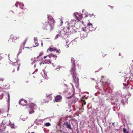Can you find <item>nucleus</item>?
I'll return each mask as SVG.
<instances>
[{
  "mask_svg": "<svg viewBox=\"0 0 133 133\" xmlns=\"http://www.w3.org/2000/svg\"><path fill=\"white\" fill-rule=\"evenodd\" d=\"M89 32V30L88 28H84L81 32V36L82 39H84L87 37Z\"/></svg>",
  "mask_w": 133,
  "mask_h": 133,
  "instance_id": "20e7f679",
  "label": "nucleus"
},
{
  "mask_svg": "<svg viewBox=\"0 0 133 133\" xmlns=\"http://www.w3.org/2000/svg\"><path fill=\"white\" fill-rule=\"evenodd\" d=\"M82 106H83L86 103L85 102V100H82Z\"/></svg>",
  "mask_w": 133,
  "mask_h": 133,
  "instance_id": "a878e982",
  "label": "nucleus"
},
{
  "mask_svg": "<svg viewBox=\"0 0 133 133\" xmlns=\"http://www.w3.org/2000/svg\"><path fill=\"white\" fill-rule=\"evenodd\" d=\"M15 40V37L14 36L12 35H10V37L9 39L8 42L9 43H11L12 42H14Z\"/></svg>",
  "mask_w": 133,
  "mask_h": 133,
  "instance_id": "0eeeda50",
  "label": "nucleus"
},
{
  "mask_svg": "<svg viewBox=\"0 0 133 133\" xmlns=\"http://www.w3.org/2000/svg\"><path fill=\"white\" fill-rule=\"evenodd\" d=\"M44 63L43 62H41L40 63V66H42V65H44Z\"/></svg>",
  "mask_w": 133,
  "mask_h": 133,
  "instance_id": "f704fd0d",
  "label": "nucleus"
},
{
  "mask_svg": "<svg viewBox=\"0 0 133 133\" xmlns=\"http://www.w3.org/2000/svg\"><path fill=\"white\" fill-rule=\"evenodd\" d=\"M43 55V53L42 52L40 53L39 55V56H38L37 57V58H38L40 56H42Z\"/></svg>",
  "mask_w": 133,
  "mask_h": 133,
  "instance_id": "bb28decb",
  "label": "nucleus"
},
{
  "mask_svg": "<svg viewBox=\"0 0 133 133\" xmlns=\"http://www.w3.org/2000/svg\"><path fill=\"white\" fill-rule=\"evenodd\" d=\"M123 131L124 133H129L128 131H127V129L125 128L123 129Z\"/></svg>",
  "mask_w": 133,
  "mask_h": 133,
  "instance_id": "6ab92c4d",
  "label": "nucleus"
},
{
  "mask_svg": "<svg viewBox=\"0 0 133 133\" xmlns=\"http://www.w3.org/2000/svg\"><path fill=\"white\" fill-rule=\"evenodd\" d=\"M112 125H113V126H114V125H115V123H112Z\"/></svg>",
  "mask_w": 133,
  "mask_h": 133,
  "instance_id": "e433bc0d",
  "label": "nucleus"
},
{
  "mask_svg": "<svg viewBox=\"0 0 133 133\" xmlns=\"http://www.w3.org/2000/svg\"><path fill=\"white\" fill-rule=\"evenodd\" d=\"M76 65L78 66V67L79 68H81V66L80 65H79L78 63Z\"/></svg>",
  "mask_w": 133,
  "mask_h": 133,
  "instance_id": "c9c22d12",
  "label": "nucleus"
},
{
  "mask_svg": "<svg viewBox=\"0 0 133 133\" xmlns=\"http://www.w3.org/2000/svg\"><path fill=\"white\" fill-rule=\"evenodd\" d=\"M48 20L45 23L46 29L52 31L54 29L55 21L52 17H48Z\"/></svg>",
  "mask_w": 133,
  "mask_h": 133,
  "instance_id": "f03ea898",
  "label": "nucleus"
},
{
  "mask_svg": "<svg viewBox=\"0 0 133 133\" xmlns=\"http://www.w3.org/2000/svg\"><path fill=\"white\" fill-rule=\"evenodd\" d=\"M21 5L22 7H21V9L24 10L25 8V7H24V5L23 3H22V4H21Z\"/></svg>",
  "mask_w": 133,
  "mask_h": 133,
  "instance_id": "5701e85b",
  "label": "nucleus"
},
{
  "mask_svg": "<svg viewBox=\"0 0 133 133\" xmlns=\"http://www.w3.org/2000/svg\"><path fill=\"white\" fill-rule=\"evenodd\" d=\"M66 31L68 33L70 34L73 33L75 32V30H74L72 28H70V26L67 28V30Z\"/></svg>",
  "mask_w": 133,
  "mask_h": 133,
  "instance_id": "9b49d317",
  "label": "nucleus"
},
{
  "mask_svg": "<svg viewBox=\"0 0 133 133\" xmlns=\"http://www.w3.org/2000/svg\"><path fill=\"white\" fill-rule=\"evenodd\" d=\"M121 102L122 103L124 104V99H122L121 100Z\"/></svg>",
  "mask_w": 133,
  "mask_h": 133,
  "instance_id": "7c9ffc66",
  "label": "nucleus"
},
{
  "mask_svg": "<svg viewBox=\"0 0 133 133\" xmlns=\"http://www.w3.org/2000/svg\"><path fill=\"white\" fill-rule=\"evenodd\" d=\"M28 40V38H26L25 40H24V41L22 43V44H21V49L20 50H21V51H22V47H23V49H24V45H25V44L26 43V42H27V40Z\"/></svg>",
  "mask_w": 133,
  "mask_h": 133,
  "instance_id": "2eb2a0df",
  "label": "nucleus"
},
{
  "mask_svg": "<svg viewBox=\"0 0 133 133\" xmlns=\"http://www.w3.org/2000/svg\"><path fill=\"white\" fill-rule=\"evenodd\" d=\"M12 64L11 65L10 68V71L12 73L15 71H17L18 70L20 64L18 63H11Z\"/></svg>",
  "mask_w": 133,
  "mask_h": 133,
  "instance_id": "7ed1b4c3",
  "label": "nucleus"
},
{
  "mask_svg": "<svg viewBox=\"0 0 133 133\" xmlns=\"http://www.w3.org/2000/svg\"><path fill=\"white\" fill-rule=\"evenodd\" d=\"M47 57H48L49 58H50L51 57V55H48L47 56H45L43 58L44 59H45Z\"/></svg>",
  "mask_w": 133,
  "mask_h": 133,
  "instance_id": "393cba45",
  "label": "nucleus"
},
{
  "mask_svg": "<svg viewBox=\"0 0 133 133\" xmlns=\"http://www.w3.org/2000/svg\"><path fill=\"white\" fill-rule=\"evenodd\" d=\"M31 133H34V132H31Z\"/></svg>",
  "mask_w": 133,
  "mask_h": 133,
  "instance_id": "c03bdc74",
  "label": "nucleus"
},
{
  "mask_svg": "<svg viewBox=\"0 0 133 133\" xmlns=\"http://www.w3.org/2000/svg\"><path fill=\"white\" fill-rule=\"evenodd\" d=\"M6 120H3L2 122L3 124L0 126V132L3 133H8V131L6 129V127H5L4 124H6Z\"/></svg>",
  "mask_w": 133,
  "mask_h": 133,
  "instance_id": "39448f33",
  "label": "nucleus"
},
{
  "mask_svg": "<svg viewBox=\"0 0 133 133\" xmlns=\"http://www.w3.org/2000/svg\"><path fill=\"white\" fill-rule=\"evenodd\" d=\"M119 55L120 56H121V53H119Z\"/></svg>",
  "mask_w": 133,
  "mask_h": 133,
  "instance_id": "37998d69",
  "label": "nucleus"
},
{
  "mask_svg": "<svg viewBox=\"0 0 133 133\" xmlns=\"http://www.w3.org/2000/svg\"><path fill=\"white\" fill-rule=\"evenodd\" d=\"M3 94H2L1 95H0V99H1L3 98Z\"/></svg>",
  "mask_w": 133,
  "mask_h": 133,
  "instance_id": "473e14b6",
  "label": "nucleus"
},
{
  "mask_svg": "<svg viewBox=\"0 0 133 133\" xmlns=\"http://www.w3.org/2000/svg\"><path fill=\"white\" fill-rule=\"evenodd\" d=\"M19 104L23 106L26 105L27 104V102L26 100L22 99L19 101Z\"/></svg>",
  "mask_w": 133,
  "mask_h": 133,
  "instance_id": "1a4fd4ad",
  "label": "nucleus"
},
{
  "mask_svg": "<svg viewBox=\"0 0 133 133\" xmlns=\"http://www.w3.org/2000/svg\"><path fill=\"white\" fill-rule=\"evenodd\" d=\"M61 24H62L63 23V21H61Z\"/></svg>",
  "mask_w": 133,
  "mask_h": 133,
  "instance_id": "58836bf2",
  "label": "nucleus"
},
{
  "mask_svg": "<svg viewBox=\"0 0 133 133\" xmlns=\"http://www.w3.org/2000/svg\"><path fill=\"white\" fill-rule=\"evenodd\" d=\"M76 18V19L78 21H80L81 19L83 18V17L82 16V15L80 14H77L75 15Z\"/></svg>",
  "mask_w": 133,
  "mask_h": 133,
  "instance_id": "4468645a",
  "label": "nucleus"
},
{
  "mask_svg": "<svg viewBox=\"0 0 133 133\" xmlns=\"http://www.w3.org/2000/svg\"><path fill=\"white\" fill-rule=\"evenodd\" d=\"M63 125L65 126L67 129H69L71 130L72 129L71 126V125L69 122H66L64 123Z\"/></svg>",
  "mask_w": 133,
  "mask_h": 133,
  "instance_id": "6e6552de",
  "label": "nucleus"
},
{
  "mask_svg": "<svg viewBox=\"0 0 133 133\" xmlns=\"http://www.w3.org/2000/svg\"><path fill=\"white\" fill-rule=\"evenodd\" d=\"M14 36L15 37V39H18L19 38V37L18 36Z\"/></svg>",
  "mask_w": 133,
  "mask_h": 133,
  "instance_id": "cd10ccee",
  "label": "nucleus"
},
{
  "mask_svg": "<svg viewBox=\"0 0 133 133\" xmlns=\"http://www.w3.org/2000/svg\"><path fill=\"white\" fill-rule=\"evenodd\" d=\"M55 48H49L48 49L47 51L50 52L54 51H55Z\"/></svg>",
  "mask_w": 133,
  "mask_h": 133,
  "instance_id": "a211bd4d",
  "label": "nucleus"
},
{
  "mask_svg": "<svg viewBox=\"0 0 133 133\" xmlns=\"http://www.w3.org/2000/svg\"><path fill=\"white\" fill-rule=\"evenodd\" d=\"M76 23V22L75 21L72 20L69 22L68 23L69 26L71 27L74 26L75 24Z\"/></svg>",
  "mask_w": 133,
  "mask_h": 133,
  "instance_id": "f8f14e48",
  "label": "nucleus"
},
{
  "mask_svg": "<svg viewBox=\"0 0 133 133\" xmlns=\"http://www.w3.org/2000/svg\"><path fill=\"white\" fill-rule=\"evenodd\" d=\"M33 109H31V110L29 111V113L30 114H32L34 113V111L33 110Z\"/></svg>",
  "mask_w": 133,
  "mask_h": 133,
  "instance_id": "4be33fe9",
  "label": "nucleus"
},
{
  "mask_svg": "<svg viewBox=\"0 0 133 133\" xmlns=\"http://www.w3.org/2000/svg\"><path fill=\"white\" fill-rule=\"evenodd\" d=\"M9 123V125L10 127L12 128H14V124H11V123Z\"/></svg>",
  "mask_w": 133,
  "mask_h": 133,
  "instance_id": "412c9836",
  "label": "nucleus"
},
{
  "mask_svg": "<svg viewBox=\"0 0 133 133\" xmlns=\"http://www.w3.org/2000/svg\"><path fill=\"white\" fill-rule=\"evenodd\" d=\"M87 26L89 28V29H88L89 30V31H91L94 30V28L93 27L91 23H88L87 24Z\"/></svg>",
  "mask_w": 133,
  "mask_h": 133,
  "instance_id": "9d476101",
  "label": "nucleus"
},
{
  "mask_svg": "<svg viewBox=\"0 0 133 133\" xmlns=\"http://www.w3.org/2000/svg\"><path fill=\"white\" fill-rule=\"evenodd\" d=\"M51 125V124L49 122H47L45 123L44 124V125L46 127H48L50 126Z\"/></svg>",
  "mask_w": 133,
  "mask_h": 133,
  "instance_id": "aec40b11",
  "label": "nucleus"
},
{
  "mask_svg": "<svg viewBox=\"0 0 133 133\" xmlns=\"http://www.w3.org/2000/svg\"><path fill=\"white\" fill-rule=\"evenodd\" d=\"M67 47H69L68 45H67Z\"/></svg>",
  "mask_w": 133,
  "mask_h": 133,
  "instance_id": "a18cd8bd",
  "label": "nucleus"
},
{
  "mask_svg": "<svg viewBox=\"0 0 133 133\" xmlns=\"http://www.w3.org/2000/svg\"><path fill=\"white\" fill-rule=\"evenodd\" d=\"M2 58V57H1L0 56V60H1V59Z\"/></svg>",
  "mask_w": 133,
  "mask_h": 133,
  "instance_id": "79ce46f5",
  "label": "nucleus"
},
{
  "mask_svg": "<svg viewBox=\"0 0 133 133\" xmlns=\"http://www.w3.org/2000/svg\"><path fill=\"white\" fill-rule=\"evenodd\" d=\"M34 40L35 41H36L37 40V38L36 37H35L34 38Z\"/></svg>",
  "mask_w": 133,
  "mask_h": 133,
  "instance_id": "2f4dec72",
  "label": "nucleus"
},
{
  "mask_svg": "<svg viewBox=\"0 0 133 133\" xmlns=\"http://www.w3.org/2000/svg\"><path fill=\"white\" fill-rule=\"evenodd\" d=\"M59 36V34H57L56 36V37L55 38V39H57V38Z\"/></svg>",
  "mask_w": 133,
  "mask_h": 133,
  "instance_id": "c756f323",
  "label": "nucleus"
},
{
  "mask_svg": "<svg viewBox=\"0 0 133 133\" xmlns=\"http://www.w3.org/2000/svg\"><path fill=\"white\" fill-rule=\"evenodd\" d=\"M29 108H31V109H35L37 108L36 105L34 103H31L30 104V106Z\"/></svg>",
  "mask_w": 133,
  "mask_h": 133,
  "instance_id": "dca6fc26",
  "label": "nucleus"
},
{
  "mask_svg": "<svg viewBox=\"0 0 133 133\" xmlns=\"http://www.w3.org/2000/svg\"><path fill=\"white\" fill-rule=\"evenodd\" d=\"M36 46H34L33 47H35Z\"/></svg>",
  "mask_w": 133,
  "mask_h": 133,
  "instance_id": "49530a36",
  "label": "nucleus"
},
{
  "mask_svg": "<svg viewBox=\"0 0 133 133\" xmlns=\"http://www.w3.org/2000/svg\"><path fill=\"white\" fill-rule=\"evenodd\" d=\"M51 62V61L50 59H49V60H48V62L47 63L48 64H50Z\"/></svg>",
  "mask_w": 133,
  "mask_h": 133,
  "instance_id": "72a5a7b5",
  "label": "nucleus"
},
{
  "mask_svg": "<svg viewBox=\"0 0 133 133\" xmlns=\"http://www.w3.org/2000/svg\"><path fill=\"white\" fill-rule=\"evenodd\" d=\"M72 66L70 70V74H71L73 78V82L75 83V85H78L79 83V79L77 76L76 71V63L74 61L72 62Z\"/></svg>",
  "mask_w": 133,
  "mask_h": 133,
  "instance_id": "f257e3e1",
  "label": "nucleus"
},
{
  "mask_svg": "<svg viewBox=\"0 0 133 133\" xmlns=\"http://www.w3.org/2000/svg\"><path fill=\"white\" fill-rule=\"evenodd\" d=\"M9 57L11 63H18L17 62L18 61L17 58L16 56L13 55H11L10 56L9 55Z\"/></svg>",
  "mask_w": 133,
  "mask_h": 133,
  "instance_id": "423d86ee",
  "label": "nucleus"
},
{
  "mask_svg": "<svg viewBox=\"0 0 133 133\" xmlns=\"http://www.w3.org/2000/svg\"><path fill=\"white\" fill-rule=\"evenodd\" d=\"M129 69H130L129 73L133 76V61H132V63L130 64V67Z\"/></svg>",
  "mask_w": 133,
  "mask_h": 133,
  "instance_id": "ddd939ff",
  "label": "nucleus"
},
{
  "mask_svg": "<svg viewBox=\"0 0 133 133\" xmlns=\"http://www.w3.org/2000/svg\"><path fill=\"white\" fill-rule=\"evenodd\" d=\"M18 4H19V5H20V3H19V2L16 3L15 4V6L17 7H18Z\"/></svg>",
  "mask_w": 133,
  "mask_h": 133,
  "instance_id": "c85d7f7f",
  "label": "nucleus"
},
{
  "mask_svg": "<svg viewBox=\"0 0 133 133\" xmlns=\"http://www.w3.org/2000/svg\"><path fill=\"white\" fill-rule=\"evenodd\" d=\"M0 80H1L2 81H3V79H2V78H0Z\"/></svg>",
  "mask_w": 133,
  "mask_h": 133,
  "instance_id": "ea45409f",
  "label": "nucleus"
},
{
  "mask_svg": "<svg viewBox=\"0 0 133 133\" xmlns=\"http://www.w3.org/2000/svg\"><path fill=\"white\" fill-rule=\"evenodd\" d=\"M24 48H29L28 47H25Z\"/></svg>",
  "mask_w": 133,
  "mask_h": 133,
  "instance_id": "a19ab883",
  "label": "nucleus"
},
{
  "mask_svg": "<svg viewBox=\"0 0 133 133\" xmlns=\"http://www.w3.org/2000/svg\"><path fill=\"white\" fill-rule=\"evenodd\" d=\"M62 98V97L60 95L57 96L55 98V99L56 102H58Z\"/></svg>",
  "mask_w": 133,
  "mask_h": 133,
  "instance_id": "f3484780",
  "label": "nucleus"
},
{
  "mask_svg": "<svg viewBox=\"0 0 133 133\" xmlns=\"http://www.w3.org/2000/svg\"><path fill=\"white\" fill-rule=\"evenodd\" d=\"M57 53H60V50H58L55 48V50Z\"/></svg>",
  "mask_w": 133,
  "mask_h": 133,
  "instance_id": "b1692460",
  "label": "nucleus"
},
{
  "mask_svg": "<svg viewBox=\"0 0 133 133\" xmlns=\"http://www.w3.org/2000/svg\"><path fill=\"white\" fill-rule=\"evenodd\" d=\"M112 9L113 8V6H109Z\"/></svg>",
  "mask_w": 133,
  "mask_h": 133,
  "instance_id": "4c0bfd02",
  "label": "nucleus"
}]
</instances>
